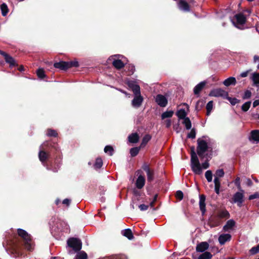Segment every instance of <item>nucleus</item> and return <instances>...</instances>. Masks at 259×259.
I'll return each mask as SVG.
<instances>
[{"label":"nucleus","mask_w":259,"mask_h":259,"mask_svg":"<svg viewBox=\"0 0 259 259\" xmlns=\"http://www.w3.org/2000/svg\"><path fill=\"white\" fill-rule=\"evenodd\" d=\"M19 237L21 238V241L16 239L13 241H10L8 244L10 245L14 251H18L22 246H24L27 250L31 251L33 248V244L29 234L24 230L18 229L17 230Z\"/></svg>","instance_id":"obj_1"},{"label":"nucleus","mask_w":259,"mask_h":259,"mask_svg":"<svg viewBox=\"0 0 259 259\" xmlns=\"http://www.w3.org/2000/svg\"><path fill=\"white\" fill-rule=\"evenodd\" d=\"M191 167L193 172L196 175H201L203 169H207L209 166L208 161H205L201 165L195 151H192L191 153Z\"/></svg>","instance_id":"obj_2"},{"label":"nucleus","mask_w":259,"mask_h":259,"mask_svg":"<svg viewBox=\"0 0 259 259\" xmlns=\"http://www.w3.org/2000/svg\"><path fill=\"white\" fill-rule=\"evenodd\" d=\"M67 244L68 246L73 250H68L69 254H73L75 252L79 251L81 249L82 246V243L80 240L75 238L69 239L67 241Z\"/></svg>","instance_id":"obj_3"},{"label":"nucleus","mask_w":259,"mask_h":259,"mask_svg":"<svg viewBox=\"0 0 259 259\" xmlns=\"http://www.w3.org/2000/svg\"><path fill=\"white\" fill-rule=\"evenodd\" d=\"M197 152L200 158L204 157V153L208 148L207 143L204 140L198 139L197 140Z\"/></svg>","instance_id":"obj_4"},{"label":"nucleus","mask_w":259,"mask_h":259,"mask_svg":"<svg viewBox=\"0 0 259 259\" xmlns=\"http://www.w3.org/2000/svg\"><path fill=\"white\" fill-rule=\"evenodd\" d=\"M244 191L243 189H241V190H239V192H236L233 196L232 202L237 203L239 207H241L244 201Z\"/></svg>","instance_id":"obj_5"},{"label":"nucleus","mask_w":259,"mask_h":259,"mask_svg":"<svg viewBox=\"0 0 259 259\" xmlns=\"http://www.w3.org/2000/svg\"><path fill=\"white\" fill-rule=\"evenodd\" d=\"M228 93L222 89L217 88L212 90L209 94V96L215 97H222L224 99L228 97Z\"/></svg>","instance_id":"obj_6"},{"label":"nucleus","mask_w":259,"mask_h":259,"mask_svg":"<svg viewBox=\"0 0 259 259\" xmlns=\"http://www.w3.org/2000/svg\"><path fill=\"white\" fill-rule=\"evenodd\" d=\"M121 56L119 55H116L112 56L109 58V61H112L113 66L117 69H120L124 66V63L119 59V58Z\"/></svg>","instance_id":"obj_7"},{"label":"nucleus","mask_w":259,"mask_h":259,"mask_svg":"<svg viewBox=\"0 0 259 259\" xmlns=\"http://www.w3.org/2000/svg\"><path fill=\"white\" fill-rule=\"evenodd\" d=\"M142 168L146 172L148 182H152L154 179V170L150 169L149 166L146 164L143 165Z\"/></svg>","instance_id":"obj_8"},{"label":"nucleus","mask_w":259,"mask_h":259,"mask_svg":"<svg viewBox=\"0 0 259 259\" xmlns=\"http://www.w3.org/2000/svg\"><path fill=\"white\" fill-rule=\"evenodd\" d=\"M155 102L161 107L166 106L168 102L167 98L164 96L160 94H158L156 96Z\"/></svg>","instance_id":"obj_9"},{"label":"nucleus","mask_w":259,"mask_h":259,"mask_svg":"<svg viewBox=\"0 0 259 259\" xmlns=\"http://www.w3.org/2000/svg\"><path fill=\"white\" fill-rule=\"evenodd\" d=\"M235 20H236V24L243 25L246 22V18L243 14L239 13L235 15L234 19L232 20L233 23L236 26Z\"/></svg>","instance_id":"obj_10"},{"label":"nucleus","mask_w":259,"mask_h":259,"mask_svg":"<svg viewBox=\"0 0 259 259\" xmlns=\"http://www.w3.org/2000/svg\"><path fill=\"white\" fill-rule=\"evenodd\" d=\"M54 225L55 226L56 225V227L60 230L61 232L68 233L70 231L69 226L65 222H60Z\"/></svg>","instance_id":"obj_11"},{"label":"nucleus","mask_w":259,"mask_h":259,"mask_svg":"<svg viewBox=\"0 0 259 259\" xmlns=\"http://www.w3.org/2000/svg\"><path fill=\"white\" fill-rule=\"evenodd\" d=\"M236 225V223L234 220L233 219H231L228 220L226 224L224 226L223 228V230L224 232H230L231 230H233V228Z\"/></svg>","instance_id":"obj_12"},{"label":"nucleus","mask_w":259,"mask_h":259,"mask_svg":"<svg viewBox=\"0 0 259 259\" xmlns=\"http://www.w3.org/2000/svg\"><path fill=\"white\" fill-rule=\"evenodd\" d=\"M205 199L206 197L204 195L202 194L199 195V205L200 210L203 215L206 212Z\"/></svg>","instance_id":"obj_13"},{"label":"nucleus","mask_w":259,"mask_h":259,"mask_svg":"<svg viewBox=\"0 0 259 259\" xmlns=\"http://www.w3.org/2000/svg\"><path fill=\"white\" fill-rule=\"evenodd\" d=\"M178 6L179 9L181 11L184 12H189L190 11L189 4L185 0H179L178 3Z\"/></svg>","instance_id":"obj_14"},{"label":"nucleus","mask_w":259,"mask_h":259,"mask_svg":"<svg viewBox=\"0 0 259 259\" xmlns=\"http://www.w3.org/2000/svg\"><path fill=\"white\" fill-rule=\"evenodd\" d=\"M231 235L229 234H222L218 238V241L221 245H224L226 242L231 240Z\"/></svg>","instance_id":"obj_15"},{"label":"nucleus","mask_w":259,"mask_h":259,"mask_svg":"<svg viewBox=\"0 0 259 259\" xmlns=\"http://www.w3.org/2000/svg\"><path fill=\"white\" fill-rule=\"evenodd\" d=\"M143 101V98L141 95L135 96L132 102V106L138 108L141 105Z\"/></svg>","instance_id":"obj_16"},{"label":"nucleus","mask_w":259,"mask_h":259,"mask_svg":"<svg viewBox=\"0 0 259 259\" xmlns=\"http://www.w3.org/2000/svg\"><path fill=\"white\" fill-rule=\"evenodd\" d=\"M209 244L206 242H202L198 244L196 246V251L199 252L205 251L208 249Z\"/></svg>","instance_id":"obj_17"},{"label":"nucleus","mask_w":259,"mask_h":259,"mask_svg":"<svg viewBox=\"0 0 259 259\" xmlns=\"http://www.w3.org/2000/svg\"><path fill=\"white\" fill-rule=\"evenodd\" d=\"M145 179L144 177L142 175H140L138 177V178L136 180V187L138 189H141L144 187V186L145 185Z\"/></svg>","instance_id":"obj_18"},{"label":"nucleus","mask_w":259,"mask_h":259,"mask_svg":"<svg viewBox=\"0 0 259 259\" xmlns=\"http://www.w3.org/2000/svg\"><path fill=\"white\" fill-rule=\"evenodd\" d=\"M129 87L132 89L133 93L135 96L141 95L140 94V89L139 85L135 84L132 81H129L128 83Z\"/></svg>","instance_id":"obj_19"},{"label":"nucleus","mask_w":259,"mask_h":259,"mask_svg":"<svg viewBox=\"0 0 259 259\" xmlns=\"http://www.w3.org/2000/svg\"><path fill=\"white\" fill-rule=\"evenodd\" d=\"M68 63L67 62L61 61L59 62L55 63L54 66L56 68H59L62 70H66L68 69Z\"/></svg>","instance_id":"obj_20"},{"label":"nucleus","mask_w":259,"mask_h":259,"mask_svg":"<svg viewBox=\"0 0 259 259\" xmlns=\"http://www.w3.org/2000/svg\"><path fill=\"white\" fill-rule=\"evenodd\" d=\"M218 219H228L230 217L229 212L226 209H222L218 212L216 215Z\"/></svg>","instance_id":"obj_21"},{"label":"nucleus","mask_w":259,"mask_h":259,"mask_svg":"<svg viewBox=\"0 0 259 259\" xmlns=\"http://www.w3.org/2000/svg\"><path fill=\"white\" fill-rule=\"evenodd\" d=\"M206 84L205 81H203L197 84L194 88L193 92L195 95H198Z\"/></svg>","instance_id":"obj_22"},{"label":"nucleus","mask_w":259,"mask_h":259,"mask_svg":"<svg viewBox=\"0 0 259 259\" xmlns=\"http://www.w3.org/2000/svg\"><path fill=\"white\" fill-rule=\"evenodd\" d=\"M250 140L256 143L259 142V131L254 130L251 131L250 136Z\"/></svg>","instance_id":"obj_23"},{"label":"nucleus","mask_w":259,"mask_h":259,"mask_svg":"<svg viewBox=\"0 0 259 259\" xmlns=\"http://www.w3.org/2000/svg\"><path fill=\"white\" fill-rule=\"evenodd\" d=\"M251 79L253 81V85L259 87V73L254 72L252 74Z\"/></svg>","instance_id":"obj_24"},{"label":"nucleus","mask_w":259,"mask_h":259,"mask_svg":"<svg viewBox=\"0 0 259 259\" xmlns=\"http://www.w3.org/2000/svg\"><path fill=\"white\" fill-rule=\"evenodd\" d=\"M128 141L131 143H137L139 140V135L136 133H133L128 137Z\"/></svg>","instance_id":"obj_25"},{"label":"nucleus","mask_w":259,"mask_h":259,"mask_svg":"<svg viewBox=\"0 0 259 259\" xmlns=\"http://www.w3.org/2000/svg\"><path fill=\"white\" fill-rule=\"evenodd\" d=\"M236 83V80L234 77H230L225 79L223 83L225 86L228 87L230 85H235Z\"/></svg>","instance_id":"obj_26"},{"label":"nucleus","mask_w":259,"mask_h":259,"mask_svg":"<svg viewBox=\"0 0 259 259\" xmlns=\"http://www.w3.org/2000/svg\"><path fill=\"white\" fill-rule=\"evenodd\" d=\"M122 234L127 237L129 240H132L134 238L133 233L130 229L123 230L121 232Z\"/></svg>","instance_id":"obj_27"},{"label":"nucleus","mask_w":259,"mask_h":259,"mask_svg":"<svg viewBox=\"0 0 259 259\" xmlns=\"http://www.w3.org/2000/svg\"><path fill=\"white\" fill-rule=\"evenodd\" d=\"M176 115L180 119H184L187 117H186L187 112L184 109H180V110H178L176 113Z\"/></svg>","instance_id":"obj_28"},{"label":"nucleus","mask_w":259,"mask_h":259,"mask_svg":"<svg viewBox=\"0 0 259 259\" xmlns=\"http://www.w3.org/2000/svg\"><path fill=\"white\" fill-rule=\"evenodd\" d=\"M38 157L40 161H41L42 163H44L48 158V155L43 150H40L38 154Z\"/></svg>","instance_id":"obj_29"},{"label":"nucleus","mask_w":259,"mask_h":259,"mask_svg":"<svg viewBox=\"0 0 259 259\" xmlns=\"http://www.w3.org/2000/svg\"><path fill=\"white\" fill-rule=\"evenodd\" d=\"M2 14L3 16H6L9 12V9L6 4L3 3L1 5Z\"/></svg>","instance_id":"obj_30"},{"label":"nucleus","mask_w":259,"mask_h":259,"mask_svg":"<svg viewBox=\"0 0 259 259\" xmlns=\"http://www.w3.org/2000/svg\"><path fill=\"white\" fill-rule=\"evenodd\" d=\"M212 256V254L209 252L205 251L199 256L198 259H211Z\"/></svg>","instance_id":"obj_31"},{"label":"nucleus","mask_w":259,"mask_h":259,"mask_svg":"<svg viewBox=\"0 0 259 259\" xmlns=\"http://www.w3.org/2000/svg\"><path fill=\"white\" fill-rule=\"evenodd\" d=\"M6 62L10 64V67L14 66L15 65V61L13 58L10 55L6 56L5 58Z\"/></svg>","instance_id":"obj_32"},{"label":"nucleus","mask_w":259,"mask_h":259,"mask_svg":"<svg viewBox=\"0 0 259 259\" xmlns=\"http://www.w3.org/2000/svg\"><path fill=\"white\" fill-rule=\"evenodd\" d=\"M103 165V161L101 158L98 157L96 159V162L94 165L95 169H98L100 168Z\"/></svg>","instance_id":"obj_33"},{"label":"nucleus","mask_w":259,"mask_h":259,"mask_svg":"<svg viewBox=\"0 0 259 259\" xmlns=\"http://www.w3.org/2000/svg\"><path fill=\"white\" fill-rule=\"evenodd\" d=\"M182 123L185 125L187 130H190L191 128L192 124L190 119L189 117H187L183 119Z\"/></svg>","instance_id":"obj_34"},{"label":"nucleus","mask_w":259,"mask_h":259,"mask_svg":"<svg viewBox=\"0 0 259 259\" xmlns=\"http://www.w3.org/2000/svg\"><path fill=\"white\" fill-rule=\"evenodd\" d=\"M87 254L83 251L77 253L74 259H87Z\"/></svg>","instance_id":"obj_35"},{"label":"nucleus","mask_w":259,"mask_h":259,"mask_svg":"<svg viewBox=\"0 0 259 259\" xmlns=\"http://www.w3.org/2000/svg\"><path fill=\"white\" fill-rule=\"evenodd\" d=\"M212 108H213V101H210L207 103V104L206 106V115L207 116L210 115V112L212 109Z\"/></svg>","instance_id":"obj_36"},{"label":"nucleus","mask_w":259,"mask_h":259,"mask_svg":"<svg viewBox=\"0 0 259 259\" xmlns=\"http://www.w3.org/2000/svg\"><path fill=\"white\" fill-rule=\"evenodd\" d=\"M174 112L172 111H166L161 114V118L164 119L166 118H170L172 116Z\"/></svg>","instance_id":"obj_37"},{"label":"nucleus","mask_w":259,"mask_h":259,"mask_svg":"<svg viewBox=\"0 0 259 259\" xmlns=\"http://www.w3.org/2000/svg\"><path fill=\"white\" fill-rule=\"evenodd\" d=\"M151 138V137L150 135H145L142 139V141L141 144V147L145 146L147 144V143L150 140Z\"/></svg>","instance_id":"obj_38"},{"label":"nucleus","mask_w":259,"mask_h":259,"mask_svg":"<svg viewBox=\"0 0 259 259\" xmlns=\"http://www.w3.org/2000/svg\"><path fill=\"white\" fill-rule=\"evenodd\" d=\"M36 74L38 78L40 79H43L46 77V74L43 69L39 68L36 71Z\"/></svg>","instance_id":"obj_39"},{"label":"nucleus","mask_w":259,"mask_h":259,"mask_svg":"<svg viewBox=\"0 0 259 259\" xmlns=\"http://www.w3.org/2000/svg\"><path fill=\"white\" fill-rule=\"evenodd\" d=\"M205 177L208 182H211L212 180V174L211 170H208L205 173Z\"/></svg>","instance_id":"obj_40"},{"label":"nucleus","mask_w":259,"mask_h":259,"mask_svg":"<svg viewBox=\"0 0 259 259\" xmlns=\"http://www.w3.org/2000/svg\"><path fill=\"white\" fill-rule=\"evenodd\" d=\"M104 152L108 153L109 155L111 156L113 154L114 149L111 146H106L104 148Z\"/></svg>","instance_id":"obj_41"},{"label":"nucleus","mask_w":259,"mask_h":259,"mask_svg":"<svg viewBox=\"0 0 259 259\" xmlns=\"http://www.w3.org/2000/svg\"><path fill=\"white\" fill-rule=\"evenodd\" d=\"M140 148L138 147H134L131 149L130 150V154L132 156L134 157L136 156L139 152Z\"/></svg>","instance_id":"obj_42"},{"label":"nucleus","mask_w":259,"mask_h":259,"mask_svg":"<svg viewBox=\"0 0 259 259\" xmlns=\"http://www.w3.org/2000/svg\"><path fill=\"white\" fill-rule=\"evenodd\" d=\"M250 105H251L250 101L245 102L244 104H243L242 105V106L241 107L242 110L244 112L248 111L250 107Z\"/></svg>","instance_id":"obj_43"},{"label":"nucleus","mask_w":259,"mask_h":259,"mask_svg":"<svg viewBox=\"0 0 259 259\" xmlns=\"http://www.w3.org/2000/svg\"><path fill=\"white\" fill-rule=\"evenodd\" d=\"M234 183L237 187L238 190L242 189L241 186L240 178L237 177L236 179L234 181Z\"/></svg>","instance_id":"obj_44"},{"label":"nucleus","mask_w":259,"mask_h":259,"mask_svg":"<svg viewBox=\"0 0 259 259\" xmlns=\"http://www.w3.org/2000/svg\"><path fill=\"white\" fill-rule=\"evenodd\" d=\"M47 136L49 137H57L58 134L57 132L55 130H52V129H49L47 131Z\"/></svg>","instance_id":"obj_45"},{"label":"nucleus","mask_w":259,"mask_h":259,"mask_svg":"<svg viewBox=\"0 0 259 259\" xmlns=\"http://www.w3.org/2000/svg\"><path fill=\"white\" fill-rule=\"evenodd\" d=\"M249 251L251 254H255L259 252V244L257 246L252 247Z\"/></svg>","instance_id":"obj_46"},{"label":"nucleus","mask_w":259,"mask_h":259,"mask_svg":"<svg viewBox=\"0 0 259 259\" xmlns=\"http://www.w3.org/2000/svg\"><path fill=\"white\" fill-rule=\"evenodd\" d=\"M224 171L223 169H218L215 174V177H217L218 178H222L224 176Z\"/></svg>","instance_id":"obj_47"},{"label":"nucleus","mask_w":259,"mask_h":259,"mask_svg":"<svg viewBox=\"0 0 259 259\" xmlns=\"http://www.w3.org/2000/svg\"><path fill=\"white\" fill-rule=\"evenodd\" d=\"M251 93L249 90H246L245 91L244 94L242 97L243 99H248L251 97Z\"/></svg>","instance_id":"obj_48"},{"label":"nucleus","mask_w":259,"mask_h":259,"mask_svg":"<svg viewBox=\"0 0 259 259\" xmlns=\"http://www.w3.org/2000/svg\"><path fill=\"white\" fill-rule=\"evenodd\" d=\"M67 63H68L69 68L72 67H78L79 65L78 62L76 61L67 62Z\"/></svg>","instance_id":"obj_49"},{"label":"nucleus","mask_w":259,"mask_h":259,"mask_svg":"<svg viewBox=\"0 0 259 259\" xmlns=\"http://www.w3.org/2000/svg\"><path fill=\"white\" fill-rule=\"evenodd\" d=\"M196 136V132L194 129L191 130L190 132L188 134L187 137L191 139H194Z\"/></svg>","instance_id":"obj_50"},{"label":"nucleus","mask_w":259,"mask_h":259,"mask_svg":"<svg viewBox=\"0 0 259 259\" xmlns=\"http://www.w3.org/2000/svg\"><path fill=\"white\" fill-rule=\"evenodd\" d=\"M226 99H228L232 105H235L238 103V100L236 98H232L228 96V97L226 98Z\"/></svg>","instance_id":"obj_51"},{"label":"nucleus","mask_w":259,"mask_h":259,"mask_svg":"<svg viewBox=\"0 0 259 259\" xmlns=\"http://www.w3.org/2000/svg\"><path fill=\"white\" fill-rule=\"evenodd\" d=\"M176 196L178 199L182 200L183 198V193L181 191H178L176 192Z\"/></svg>","instance_id":"obj_52"},{"label":"nucleus","mask_w":259,"mask_h":259,"mask_svg":"<svg viewBox=\"0 0 259 259\" xmlns=\"http://www.w3.org/2000/svg\"><path fill=\"white\" fill-rule=\"evenodd\" d=\"M139 208L141 211H145L148 209L149 205L142 204L139 205Z\"/></svg>","instance_id":"obj_53"},{"label":"nucleus","mask_w":259,"mask_h":259,"mask_svg":"<svg viewBox=\"0 0 259 259\" xmlns=\"http://www.w3.org/2000/svg\"><path fill=\"white\" fill-rule=\"evenodd\" d=\"M259 198V194L258 193H255L253 194L250 195L248 199L249 200H253L255 198Z\"/></svg>","instance_id":"obj_54"},{"label":"nucleus","mask_w":259,"mask_h":259,"mask_svg":"<svg viewBox=\"0 0 259 259\" xmlns=\"http://www.w3.org/2000/svg\"><path fill=\"white\" fill-rule=\"evenodd\" d=\"M214 187L221 186L220 180L219 178L215 177L214 179Z\"/></svg>","instance_id":"obj_55"},{"label":"nucleus","mask_w":259,"mask_h":259,"mask_svg":"<svg viewBox=\"0 0 259 259\" xmlns=\"http://www.w3.org/2000/svg\"><path fill=\"white\" fill-rule=\"evenodd\" d=\"M165 126L167 128H169L171 124V121L170 119H167L165 121Z\"/></svg>","instance_id":"obj_56"},{"label":"nucleus","mask_w":259,"mask_h":259,"mask_svg":"<svg viewBox=\"0 0 259 259\" xmlns=\"http://www.w3.org/2000/svg\"><path fill=\"white\" fill-rule=\"evenodd\" d=\"M71 202V200L68 198H66L63 201V204H65L67 206L69 205Z\"/></svg>","instance_id":"obj_57"},{"label":"nucleus","mask_w":259,"mask_h":259,"mask_svg":"<svg viewBox=\"0 0 259 259\" xmlns=\"http://www.w3.org/2000/svg\"><path fill=\"white\" fill-rule=\"evenodd\" d=\"M248 72H249L248 70L243 72L240 74V76L242 77H246L248 75Z\"/></svg>","instance_id":"obj_58"},{"label":"nucleus","mask_w":259,"mask_h":259,"mask_svg":"<svg viewBox=\"0 0 259 259\" xmlns=\"http://www.w3.org/2000/svg\"><path fill=\"white\" fill-rule=\"evenodd\" d=\"M246 184L248 186H251L252 185V182L250 179H246Z\"/></svg>","instance_id":"obj_59"},{"label":"nucleus","mask_w":259,"mask_h":259,"mask_svg":"<svg viewBox=\"0 0 259 259\" xmlns=\"http://www.w3.org/2000/svg\"><path fill=\"white\" fill-rule=\"evenodd\" d=\"M157 195H155L154 196V199L153 200L150 202V206L151 207H153L154 206V203L155 202V201H156V199H157Z\"/></svg>","instance_id":"obj_60"},{"label":"nucleus","mask_w":259,"mask_h":259,"mask_svg":"<svg viewBox=\"0 0 259 259\" xmlns=\"http://www.w3.org/2000/svg\"><path fill=\"white\" fill-rule=\"evenodd\" d=\"M130 68V73L129 74H133L135 70V67L133 65L129 67Z\"/></svg>","instance_id":"obj_61"},{"label":"nucleus","mask_w":259,"mask_h":259,"mask_svg":"<svg viewBox=\"0 0 259 259\" xmlns=\"http://www.w3.org/2000/svg\"><path fill=\"white\" fill-rule=\"evenodd\" d=\"M258 105H259V100H256L253 103V106L255 107Z\"/></svg>","instance_id":"obj_62"},{"label":"nucleus","mask_w":259,"mask_h":259,"mask_svg":"<svg viewBox=\"0 0 259 259\" xmlns=\"http://www.w3.org/2000/svg\"><path fill=\"white\" fill-rule=\"evenodd\" d=\"M253 61L254 63L259 62V56L257 55H255L253 57Z\"/></svg>","instance_id":"obj_63"},{"label":"nucleus","mask_w":259,"mask_h":259,"mask_svg":"<svg viewBox=\"0 0 259 259\" xmlns=\"http://www.w3.org/2000/svg\"><path fill=\"white\" fill-rule=\"evenodd\" d=\"M220 186L214 187V190L217 194H219L220 193Z\"/></svg>","instance_id":"obj_64"}]
</instances>
